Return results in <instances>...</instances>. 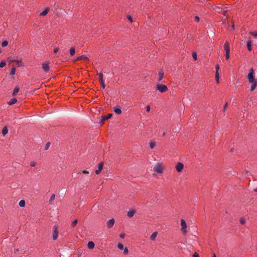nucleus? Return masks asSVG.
<instances>
[{
  "label": "nucleus",
  "instance_id": "nucleus-8",
  "mask_svg": "<svg viewBox=\"0 0 257 257\" xmlns=\"http://www.w3.org/2000/svg\"><path fill=\"white\" fill-rule=\"evenodd\" d=\"M184 168V165L182 163H178L176 165V169L178 172H181Z\"/></svg>",
  "mask_w": 257,
  "mask_h": 257
},
{
  "label": "nucleus",
  "instance_id": "nucleus-44",
  "mask_svg": "<svg viewBox=\"0 0 257 257\" xmlns=\"http://www.w3.org/2000/svg\"><path fill=\"white\" fill-rule=\"evenodd\" d=\"M150 108H150V105H148V106H147V107H146V110H147L148 112H149V111H150Z\"/></svg>",
  "mask_w": 257,
  "mask_h": 257
},
{
  "label": "nucleus",
  "instance_id": "nucleus-29",
  "mask_svg": "<svg viewBox=\"0 0 257 257\" xmlns=\"http://www.w3.org/2000/svg\"><path fill=\"white\" fill-rule=\"evenodd\" d=\"M8 45V42L6 40L3 41L2 42V46L3 47H5L7 46Z\"/></svg>",
  "mask_w": 257,
  "mask_h": 257
},
{
  "label": "nucleus",
  "instance_id": "nucleus-48",
  "mask_svg": "<svg viewBox=\"0 0 257 257\" xmlns=\"http://www.w3.org/2000/svg\"><path fill=\"white\" fill-rule=\"evenodd\" d=\"M193 257H199V255L197 253H195L193 255Z\"/></svg>",
  "mask_w": 257,
  "mask_h": 257
},
{
  "label": "nucleus",
  "instance_id": "nucleus-7",
  "mask_svg": "<svg viewBox=\"0 0 257 257\" xmlns=\"http://www.w3.org/2000/svg\"><path fill=\"white\" fill-rule=\"evenodd\" d=\"M58 233H59V232H58V230L57 226H54V231H53V235H52L53 239L54 240H56L58 238Z\"/></svg>",
  "mask_w": 257,
  "mask_h": 257
},
{
  "label": "nucleus",
  "instance_id": "nucleus-42",
  "mask_svg": "<svg viewBox=\"0 0 257 257\" xmlns=\"http://www.w3.org/2000/svg\"><path fill=\"white\" fill-rule=\"evenodd\" d=\"M251 35L253 36H257V32H252L251 33Z\"/></svg>",
  "mask_w": 257,
  "mask_h": 257
},
{
  "label": "nucleus",
  "instance_id": "nucleus-32",
  "mask_svg": "<svg viewBox=\"0 0 257 257\" xmlns=\"http://www.w3.org/2000/svg\"><path fill=\"white\" fill-rule=\"evenodd\" d=\"M117 247L119 249H121V250H122L123 249V248H124L123 244L120 243H118L117 244Z\"/></svg>",
  "mask_w": 257,
  "mask_h": 257
},
{
  "label": "nucleus",
  "instance_id": "nucleus-27",
  "mask_svg": "<svg viewBox=\"0 0 257 257\" xmlns=\"http://www.w3.org/2000/svg\"><path fill=\"white\" fill-rule=\"evenodd\" d=\"M19 205L20 207H23L25 206V201L24 200H21L19 203Z\"/></svg>",
  "mask_w": 257,
  "mask_h": 257
},
{
  "label": "nucleus",
  "instance_id": "nucleus-9",
  "mask_svg": "<svg viewBox=\"0 0 257 257\" xmlns=\"http://www.w3.org/2000/svg\"><path fill=\"white\" fill-rule=\"evenodd\" d=\"M42 68L45 72H48L49 70V63L45 62L42 64Z\"/></svg>",
  "mask_w": 257,
  "mask_h": 257
},
{
  "label": "nucleus",
  "instance_id": "nucleus-23",
  "mask_svg": "<svg viewBox=\"0 0 257 257\" xmlns=\"http://www.w3.org/2000/svg\"><path fill=\"white\" fill-rule=\"evenodd\" d=\"M215 80L217 83H219V72H215Z\"/></svg>",
  "mask_w": 257,
  "mask_h": 257
},
{
  "label": "nucleus",
  "instance_id": "nucleus-4",
  "mask_svg": "<svg viewBox=\"0 0 257 257\" xmlns=\"http://www.w3.org/2000/svg\"><path fill=\"white\" fill-rule=\"evenodd\" d=\"M181 225L182 226L181 231L184 234H185L187 232L186 228L187 225L185 221L183 219H181Z\"/></svg>",
  "mask_w": 257,
  "mask_h": 257
},
{
  "label": "nucleus",
  "instance_id": "nucleus-5",
  "mask_svg": "<svg viewBox=\"0 0 257 257\" xmlns=\"http://www.w3.org/2000/svg\"><path fill=\"white\" fill-rule=\"evenodd\" d=\"M154 170L159 174H162L163 173V169L160 164L158 163L156 165V166L154 167Z\"/></svg>",
  "mask_w": 257,
  "mask_h": 257
},
{
  "label": "nucleus",
  "instance_id": "nucleus-28",
  "mask_svg": "<svg viewBox=\"0 0 257 257\" xmlns=\"http://www.w3.org/2000/svg\"><path fill=\"white\" fill-rule=\"evenodd\" d=\"M149 146H150V147L151 149L154 148L155 147V146H156V142H150Z\"/></svg>",
  "mask_w": 257,
  "mask_h": 257
},
{
  "label": "nucleus",
  "instance_id": "nucleus-33",
  "mask_svg": "<svg viewBox=\"0 0 257 257\" xmlns=\"http://www.w3.org/2000/svg\"><path fill=\"white\" fill-rule=\"evenodd\" d=\"M192 57L193 58V59L195 60H197V53L195 52H193L192 53Z\"/></svg>",
  "mask_w": 257,
  "mask_h": 257
},
{
  "label": "nucleus",
  "instance_id": "nucleus-3",
  "mask_svg": "<svg viewBox=\"0 0 257 257\" xmlns=\"http://www.w3.org/2000/svg\"><path fill=\"white\" fill-rule=\"evenodd\" d=\"M157 89L161 93L165 92L168 90V87L165 85L163 84H157L156 85Z\"/></svg>",
  "mask_w": 257,
  "mask_h": 257
},
{
  "label": "nucleus",
  "instance_id": "nucleus-41",
  "mask_svg": "<svg viewBox=\"0 0 257 257\" xmlns=\"http://www.w3.org/2000/svg\"><path fill=\"white\" fill-rule=\"evenodd\" d=\"M36 163L35 162H31V164H30L31 167H35L36 166Z\"/></svg>",
  "mask_w": 257,
  "mask_h": 257
},
{
  "label": "nucleus",
  "instance_id": "nucleus-16",
  "mask_svg": "<svg viewBox=\"0 0 257 257\" xmlns=\"http://www.w3.org/2000/svg\"><path fill=\"white\" fill-rule=\"evenodd\" d=\"M49 11V9L48 8H46L43 11L40 13V15L41 16H45L48 13Z\"/></svg>",
  "mask_w": 257,
  "mask_h": 257
},
{
  "label": "nucleus",
  "instance_id": "nucleus-24",
  "mask_svg": "<svg viewBox=\"0 0 257 257\" xmlns=\"http://www.w3.org/2000/svg\"><path fill=\"white\" fill-rule=\"evenodd\" d=\"M75 50L74 48L71 47L70 49V54L71 56H73L75 54Z\"/></svg>",
  "mask_w": 257,
  "mask_h": 257
},
{
  "label": "nucleus",
  "instance_id": "nucleus-35",
  "mask_svg": "<svg viewBox=\"0 0 257 257\" xmlns=\"http://www.w3.org/2000/svg\"><path fill=\"white\" fill-rule=\"evenodd\" d=\"M77 219H75L72 223V226L73 227H74L76 225L77 223Z\"/></svg>",
  "mask_w": 257,
  "mask_h": 257
},
{
  "label": "nucleus",
  "instance_id": "nucleus-43",
  "mask_svg": "<svg viewBox=\"0 0 257 257\" xmlns=\"http://www.w3.org/2000/svg\"><path fill=\"white\" fill-rule=\"evenodd\" d=\"M58 51H59V48H55V49H54V52L55 53H57V52H58Z\"/></svg>",
  "mask_w": 257,
  "mask_h": 257
},
{
  "label": "nucleus",
  "instance_id": "nucleus-30",
  "mask_svg": "<svg viewBox=\"0 0 257 257\" xmlns=\"http://www.w3.org/2000/svg\"><path fill=\"white\" fill-rule=\"evenodd\" d=\"M16 73V68L15 67H13L11 68L10 74L13 75H14Z\"/></svg>",
  "mask_w": 257,
  "mask_h": 257
},
{
  "label": "nucleus",
  "instance_id": "nucleus-45",
  "mask_svg": "<svg viewBox=\"0 0 257 257\" xmlns=\"http://www.w3.org/2000/svg\"><path fill=\"white\" fill-rule=\"evenodd\" d=\"M228 106V103L226 102L224 106L223 110L224 111Z\"/></svg>",
  "mask_w": 257,
  "mask_h": 257
},
{
  "label": "nucleus",
  "instance_id": "nucleus-14",
  "mask_svg": "<svg viewBox=\"0 0 257 257\" xmlns=\"http://www.w3.org/2000/svg\"><path fill=\"white\" fill-rule=\"evenodd\" d=\"M112 116V114H108L107 116H105L102 118L100 121V124H103L105 120L110 118Z\"/></svg>",
  "mask_w": 257,
  "mask_h": 257
},
{
  "label": "nucleus",
  "instance_id": "nucleus-21",
  "mask_svg": "<svg viewBox=\"0 0 257 257\" xmlns=\"http://www.w3.org/2000/svg\"><path fill=\"white\" fill-rule=\"evenodd\" d=\"M17 102V99L16 98H13L8 102L9 105H13L15 104Z\"/></svg>",
  "mask_w": 257,
  "mask_h": 257
},
{
  "label": "nucleus",
  "instance_id": "nucleus-34",
  "mask_svg": "<svg viewBox=\"0 0 257 257\" xmlns=\"http://www.w3.org/2000/svg\"><path fill=\"white\" fill-rule=\"evenodd\" d=\"M55 199V195L54 194H53L50 197V198L49 199V202H51L52 201H53Z\"/></svg>",
  "mask_w": 257,
  "mask_h": 257
},
{
  "label": "nucleus",
  "instance_id": "nucleus-36",
  "mask_svg": "<svg viewBox=\"0 0 257 257\" xmlns=\"http://www.w3.org/2000/svg\"><path fill=\"white\" fill-rule=\"evenodd\" d=\"M123 250H123V253H124V254H127V253H128V250L127 248H126V247H124V248H123Z\"/></svg>",
  "mask_w": 257,
  "mask_h": 257
},
{
  "label": "nucleus",
  "instance_id": "nucleus-38",
  "mask_svg": "<svg viewBox=\"0 0 257 257\" xmlns=\"http://www.w3.org/2000/svg\"><path fill=\"white\" fill-rule=\"evenodd\" d=\"M50 145V142L47 143L45 146V149L47 150L49 148Z\"/></svg>",
  "mask_w": 257,
  "mask_h": 257
},
{
  "label": "nucleus",
  "instance_id": "nucleus-51",
  "mask_svg": "<svg viewBox=\"0 0 257 257\" xmlns=\"http://www.w3.org/2000/svg\"><path fill=\"white\" fill-rule=\"evenodd\" d=\"M254 191L257 192V187L254 189Z\"/></svg>",
  "mask_w": 257,
  "mask_h": 257
},
{
  "label": "nucleus",
  "instance_id": "nucleus-50",
  "mask_svg": "<svg viewBox=\"0 0 257 257\" xmlns=\"http://www.w3.org/2000/svg\"><path fill=\"white\" fill-rule=\"evenodd\" d=\"M166 135V133L165 132L162 133V136H164Z\"/></svg>",
  "mask_w": 257,
  "mask_h": 257
},
{
  "label": "nucleus",
  "instance_id": "nucleus-1",
  "mask_svg": "<svg viewBox=\"0 0 257 257\" xmlns=\"http://www.w3.org/2000/svg\"><path fill=\"white\" fill-rule=\"evenodd\" d=\"M254 70L252 68H250L249 70V73L247 75V79L250 83H251L250 91H253L257 86V79L254 78Z\"/></svg>",
  "mask_w": 257,
  "mask_h": 257
},
{
  "label": "nucleus",
  "instance_id": "nucleus-47",
  "mask_svg": "<svg viewBox=\"0 0 257 257\" xmlns=\"http://www.w3.org/2000/svg\"><path fill=\"white\" fill-rule=\"evenodd\" d=\"M195 19V21H197V22H199V17L196 16Z\"/></svg>",
  "mask_w": 257,
  "mask_h": 257
},
{
  "label": "nucleus",
  "instance_id": "nucleus-31",
  "mask_svg": "<svg viewBox=\"0 0 257 257\" xmlns=\"http://www.w3.org/2000/svg\"><path fill=\"white\" fill-rule=\"evenodd\" d=\"M6 65V63L5 61H2L1 62H0V68H3L4 67H5Z\"/></svg>",
  "mask_w": 257,
  "mask_h": 257
},
{
  "label": "nucleus",
  "instance_id": "nucleus-26",
  "mask_svg": "<svg viewBox=\"0 0 257 257\" xmlns=\"http://www.w3.org/2000/svg\"><path fill=\"white\" fill-rule=\"evenodd\" d=\"M247 47L249 51L251 50V41H248L247 42Z\"/></svg>",
  "mask_w": 257,
  "mask_h": 257
},
{
  "label": "nucleus",
  "instance_id": "nucleus-12",
  "mask_svg": "<svg viewBox=\"0 0 257 257\" xmlns=\"http://www.w3.org/2000/svg\"><path fill=\"white\" fill-rule=\"evenodd\" d=\"M103 163H100L99 164H98V169H97L96 171H95V173L96 174H99L100 173V172H101V171L102 170V168H103Z\"/></svg>",
  "mask_w": 257,
  "mask_h": 257
},
{
  "label": "nucleus",
  "instance_id": "nucleus-6",
  "mask_svg": "<svg viewBox=\"0 0 257 257\" xmlns=\"http://www.w3.org/2000/svg\"><path fill=\"white\" fill-rule=\"evenodd\" d=\"M98 75L99 76V81H100V82L101 83V87L104 89L105 87V84L104 83V80L103 79V74L102 73H98Z\"/></svg>",
  "mask_w": 257,
  "mask_h": 257
},
{
  "label": "nucleus",
  "instance_id": "nucleus-25",
  "mask_svg": "<svg viewBox=\"0 0 257 257\" xmlns=\"http://www.w3.org/2000/svg\"><path fill=\"white\" fill-rule=\"evenodd\" d=\"M8 132V130L6 126H5L2 130V134L4 136H5Z\"/></svg>",
  "mask_w": 257,
  "mask_h": 257
},
{
  "label": "nucleus",
  "instance_id": "nucleus-15",
  "mask_svg": "<svg viewBox=\"0 0 257 257\" xmlns=\"http://www.w3.org/2000/svg\"><path fill=\"white\" fill-rule=\"evenodd\" d=\"M158 75H159L158 81L161 82V81H162V80L164 77V72L162 70H160L159 72Z\"/></svg>",
  "mask_w": 257,
  "mask_h": 257
},
{
  "label": "nucleus",
  "instance_id": "nucleus-22",
  "mask_svg": "<svg viewBox=\"0 0 257 257\" xmlns=\"http://www.w3.org/2000/svg\"><path fill=\"white\" fill-rule=\"evenodd\" d=\"M157 235V232H153L150 236L151 239L152 240H155L156 238Z\"/></svg>",
  "mask_w": 257,
  "mask_h": 257
},
{
  "label": "nucleus",
  "instance_id": "nucleus-13",
  "mask_svg": "<svg viewBox=\"0 0 257 257\" xmlns=\"http://www.w3.org/2000/svg\"><path fill=\"white\" fill-rule=\"evenodd\" d=\"M114 111L117 114H120L122 112L121 108L118 105H117L114 107Z\"/></svg>",
  "mask_w": 257,
  "mask_h": 257
},
{
  "label": "nucleus",
  "instance_id": "nucleus-39",
  "mask_svg": "<svg viewBox=\"0 0 257 257\" xmlns=\"http://www.w3.org/2000/svg\"><path fill=\"white\" fill-rule=\"evenodd\" d=\"M127 19H128V20L131 22H133V18H132V17L131 16H127Z\"/></svg>",
  "mask_w": 257,
  "mask_h": 257
},
{
  "label": "nucleus",
  "instance_id": "nucleus-40",
  "mask_svg": "<svg viewBox=\"0 0 257 257\" xmlns=\"http://www.w3.org/2000/svg\"><path fill=\"white\" fill-rule=\"evenodd\" d=\"M216 72H219V66L218 65H216L215 66Z\"/></svg>",
  "mask_w": 257,
  "mask_h": 257
},
{
  "label": "nucleus",
  "instance_id": "nucleus-49",
  "mask_svg": "<svg viewBox=\"0 0 257 257\" xmlns=\"http://www.w3.org/2000/svg\"><path fill=\"white\" fill-rule=\"evenodd\" d=\"M82 173H84V174H88L89 173V172L87 171H86V170L83 171Z\"/></svg>",
  "mask_w": 257,
  "mask_h": 257
},
{
  "label": "nucleus",
  "instance_id": "nucleus-19",
  "mask_svg": "<svg viewBox=\"0 0 257 257\" xmlns=\"http://www.w3.org/2000/svg\"><path fill=\"white\" fill-rule=\"evenodd\" d=\"M214 9L217 13H221L223 10L222 8L219 6H215Z\"/></svg>",
  "mask_w": 257,
  "mask_h": 257
},
{
  "label": "nucleus",
  "instance_id": "nucleus-18",
  "mask_svg": "<svg viewBox=\"0 0 257 257\" xmlns=\"http://www.w3.org/2000/svg\"><path fill=\"white\" fill-rule=\"evenodd\" d=\"M20 90V87L19 86H16L14 89V91H13V95L14 96H16V94L18 93V92H19Z\"/></svg>",
  "mask_w": 257,
  "mask_h": 257
},
{
  "label": "nucleus",
  "instance_id": "nucleus-37",
  "mask_svg": "<svg viewBox=\"0 0 257 257\" xmlns=\"http://www.w3.org/2000/svg\"><path fill=\"white\" fill-rule=\"evenodd\" d=\"M240 222L242 224H243L245 223V221L244 218H241L240 220Z\"/></svg>",
  "mask_w": 257,
  "mask_h": 257
},
{
  "label": "nucleus",
  "instance_id": "nucleus-2",
  "mask_svg": "<svg viewBox=\"0 0 257 257\" xmlns=\"http://www.w3.org/2000/svg\"><path fill=\"white\" fill-rule=\"evenodd\" d=\"M224 50L225 51V58L227 59H229L230 58V48L229 43L227 41H226L224 45Z\"/></svg>",
  "mask_w": 257,
  "mask_h": 257
},
{
  "label": "nucleus",
  "instance_id": "nucleus-46",
  "mask_svg": "<svg viewBox=\"0 0 257 257\" xmlns=\"http://www.w3.org/2000/svg\"><path fill=\"white\" fill-rule=\"evenodd\" d=\"M125 236V234L124 233H121L120 234V237L121 238H123Z\"/></svg>",
  "mask_w": 257,
  "mask_h": 257
},
{
  "label": "nucleus",
  "instance_id": "nucleus-11",
  "mask_svg": "<svg viewBox=\"0 0 257 257\" xmlns=\"http://www.w3.org/2000/svg\"><path fill=\"white\" fill-rule=\"evenodd\" d=\"M136 213V210L134 209H131L127 212V215L128 217H133Z\"/></svg>",
  "mask_w": 257,
  "mask_h": 257
},
{
  "label": "nucleus",
  "instance_id": "nucleus-17",
  "mask_svg": "<svg viewBox=\"0 0 257 257\" xmlns=\"http://www.w3.org/2000/svg\"><path fill=\"white\" fill-rule=\"evenodd\" d=\"M82 59L87 60L88 57L86 55H83L78 56L76 58L75 60L77 61V60H82Z\"/></svg>",
  "mask_w": 257,
  "mask_h": 257
},
{
  "label": "nucleus",
  "instance_id": "nucleus-10",
  "mask_svg": "<svg viewBox=\"0 0 257 257\" xmlns=\"http://www.w3.org/2000/svg\"><path fill=\"white\" fill-rule=\"evenodd\" d=\"M114 222H115V220L113 218H111L110 219H109L107 222V226L108 228H110L111 227H112L113 226V225H114Z\"/></svg>",
  "mask_w": 257,
  "mask_h": 257
},
{
  "label": "nucleus",
  "instance_id": "nucleus-20",
  "mask_svg": "<svg viewBox=\"0 0 257 257\" xmlns=\"http://www.w3.org/2000/svg\"><path fill=\"white\" fill-rule=\"evenodd\" d=\"M95 244L92 241H89L87 243V247L89 249H93L94 247Z\"/></svg>",
  "mask_w": 257,
  "mask_h": 257
},
{
  "label": "nucleus",
  "instance_id": "nucleus-52",
  "mask_svg": "<svg viewBox=\"0 0 257 257\" xmlns=\"http://www.w3.org/2000/svg\"><path fill=\"white\" fill-rule=\"evenodd\" d=\"M213 257H216V255H215V254H214V255H213Z\"/></svg>",
  "mask_w": 257,
  "mask_h": 257
}]
</instances>
